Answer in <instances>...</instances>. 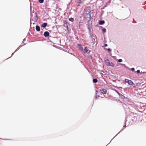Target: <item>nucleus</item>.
<instances>
[{
	"mask_svg": "<svg viewBox=\"0 0 146 146\" xmlns=\"http://www.w3.org/2000/svg\"><path fill=\"white\" fill-rule=\"evenodd\" d=\"M105 63L106 65L108 66H111L113 67L115 66V64L112 62H110L108 59L105 60Z\"/></svg>",
	"mask_w": 146,
	"mask_h": 146,
	"instance_id": "nucleus-1",
	"label": "nucleus"
},
{
	"mask_svg": "<svg viewBox=\"0 0 146 146\" xmlns=\"http://www.w3.org/2000/svg\"><path fill=\"white\" fill-rule=\"evenodd\" d=\"M84 15L87 14H90V10L89 7H86L84 9Z\"/></svg>",
	"mask_w": 146,
	"mask_h": 146,
	"instance_id": "nucleus-2",
	"label": "nucleus"
},
{
	"mask_svg": "<svg viewBox=\"0 0 146 146\" xmlns=\"http://www.w3.org/2000/svg\"><path fill=\"white\" fill-rule=\"evenodd\" d=\"M84 19L87 21H89L91 19V16L90 14H87L84 15Z\"/></svg>",
	"mask_w": 146,
	"mask_h": 146,
	"instance_id": "nucleus-3",
	"label": "nucleus"
},
{
	"mask_svg": "<svg viewBox=\"0 0 146 146\" xmlns=\"http://www.w3.org/2000/svg\"><path fill=\"white\" fill-rule=\"evenodd\" d=\"M101 92L103 94H106L107 92V90L105 89H102L101 90Z\"/></svg>",
	"mask_w": 146,
	"mask_h": 146,
	"instance_id": "nucleus-4",
	"label": "nucleus"
},
{
	"mask_svg": "<svg viewBox=\"0 0 146 146\" xmlns=\"http://www.w3.org/2000/svg\"><path fill=\"white\" fill-rule=\"evenodd\" d=\"M44 35L45 37H48L49 36V33L48 31H45L44 33Z\"/></svg>",
	"mask_w": 146,
	"mask_h": 146,
	"instance_id": "nucleus-5",
	"label": "nucleus"
},
{
	"mask_svg": "<svg viewBox=\"0 0 146 146\" xmlns=\"http://www.w3.org/2000/svg\"><path fill=\"white\" fill-rule=\"evenodd\" d=\"M47 25V23H44L41 25V27H42L45 28L46 26Z\"/></svg>",
	"mask_w": 146,
	"mask_h": 146,
	"instance_id": "nucleus-6",
	"label": "nucleus"
},
{
	"mask_svg": "<svg viewBox=\"0 0 146 146\" xmlns=\"http://www.w3.org/2000/svg\"><path fill=\"white\" fill-rule=\"evenodd\" d=\"M77 45L79 47V49L81 51H82L83 50V47L82 46V45L80 44H78Z\"/></svg>",
	"mask_w": 146,
	"mask_h": 146,
	"instance_id": "nucleus-7",
	"label": "nucleus"
},
{
	"mask_svg": "<svg viewBox=\"0 0 146 146\" xmlns=\"http://www.w3.org/2000/svg\"><path fill=\"white\" fill-rule=\"evenodd\" d=\"M127 83L130 85H133V82L131 80H129V81H128V82Z\"/></svg>",
	"mask_w": 146,
	"mask_h": 146,
	"instance_id": "nucleus-8",
	"label": "nucleus"
},
{
	"mask_svg": "<svg viewBox=\"0 0 146 146\" xmlns=\"http://www.w3.org/2000/svg\"><path fill=\"white\" fill-rule=\"evenodd\" d=\"M36 29L37 31H40V27L38 26H36Z\"/></svg>",
	"mask_w": 146,
	"mask_h": 146,
	"instance_id": "nucleus-9",
	"label": "nucleus"
},
{
	"mask_svg": "<svg viewBox=\"0 0 146 146\" xmlns=\"http://www.w3.org/2000/svg\"><path fill=\"white\" fill-rule=\"evenodd\" d=\"M105 23V21H99V24L100 25H102L104 24Z\"/></svg>",
	"mask_w": 146,
	"mask_h": 146,
	"instance_id": "nucleus-10",
	"label": "nucleus"
},
{
	"mask_svg": "<svg viewBox=\"0 0 146 146\" xmlns=\"http://www.w3.org/2000/svg\"><path fill=\"white\" fill-rule=\"evenodd\" d=\"M93 82L94 83H96L97 82H98V80H97L95 78V79H93Z\"/></svg>",
	"mask_w": 146,
	"mask_h": 146,
	"instance_id": "nucleus-11",
	"label": "nucleus"
},
{
	"mask_svg": "<svg viewBox=\"0 0 146 146\" xmlns=\"http://www.w3.org/2000/svg\"><path fill=\"white\" fill-rule=\"evenodd\" d=\"M119 96H120L122 99H124L125 98V96L121 94H120V95Z\"/></svg>",
	"mask_w": 146,
	"mask_h": 146,
	"instance_id": "nucleus-12",
	"label": "nucleus"
},
{
	"mask_svg": "<svg viewBox=\"0 0 146 146\" xmlns=\"http://www.w3.org/2000/svg\"><path fill=\"white\" fill-rule=\"evenodd\" d=\"M84 50L86 52H87L88 51V48L87 47H86L85 48Z\"/></svg>",
	"mask_w": 146,
	"mask_h": 146,
	"instance_id": "nucleus-13",
	"label": "nucleus"
},
{
	"mask_svg": "<svg viewBox=\"0 0 146 146\" xmlns=\"http://www.w3.org/2000/svg\"><path fill=\"white\" fill-rule=\"evenodd\" d=\"M102 31L103 33H104L105 32H106V30L105 28H103V29H102Z\"/></svg>",
	"mask_w": 146,
	"mask_h": 146,
	"instance_id": "nucleus-14",
	"label": "nucleus"
},
{
	"mask_svg": "<svg viewBox=\"0 0 146 146\" xmlns=\"http://www.w3.org/2000/svg\"><path fill=\"white\" fill-rule=\"evenodd\" d=\"M38 1L40 3H43L44 0H38Z\"/></svg>",
	"mask_w": 146,
	"mask_h": 146,
	"instance_id": "nucleus-15",
	"label": "nucleus"
},
{
	"mask_svg": "<svg viewBox=\"0 0 146 146\" xmlns=\"http://www.w3.org/2000/svg\"><path fill=\"white\" fill-rule=\"evenodd\" d=\"M69 20L71 22H73L74 21V19L73 18H70L69 19Z\"/></svg>",
	"mask_w": 146,
	"mask_h": 146,
	"instance_id": "nucleus-16",
	"label": "nucleus"
},
{
	"mask_svg": "<svg viewBox=\"0 0 146 146\" xmlns=\"http://www.w3.org/2000/svg\"><path fill=\"white\" fill-rule=\"evenodd\" d=\"M141 84V83H138L136 84V86H139Z\"/></svg>",
	"mask_w": 146,
	"mask_h": 146,
	"instance_id": "nucleus-17",
	"label": "nucleus"
},
{
	"mask_svg": "<svg viewBox=\"0 0 146 146\" xmlns=\"http://www.w3.org/2000/svg\"><path fill=\"white\" fill-rule=\"evenodd\" d=\"M78 3L79 4H81L82 3L81 0H78Z\"/></svg>",
	"mask_w": 146,
	"mask_h": 146,
	"instance_id": "nucleus-18",
	"label": "nucleus"
},
{
	"mask_svg": "<svg viewBox=\"0 0 146 146\" xmlns=\"http://www.w3.org/2000/svg\"><path fill=\"white\" fill-rule=\"evenodd\" d=\"M118 61L119 62H121L122 61V60L121 59H119L118 60Z\"/></svg>",
	"mask_w": 146,
	"mask_h": 146,
	"instance_id": "nucleus-19",
	"label": "nucleus"
},
{
	"mask_svg": "<svg viewBox=\"0 0 146 146\" xmlns=\"http://www.w3.org/2000/svg\"><path fill=\"white\" fill-rule=\"evenodd\" d=\"M35 15L36 16V19H37V14L36 13V12L35 13Z\"/></svg>",
	"mask_w": 146,
	"mask_h": 146,
	"instance_id": "nucleus-20",
	"label": "nucleus"
},
{
	"mask_svg": "<svg viewBox=\"0 0 146 146\" xmlns=\"http://www.w3.org/2000/svg\"><path fill=\"white\" fill-rule=\"evenodd\" d=\"M129 80H128V79H125V81L126 82H128V81H129Z\"/></svg>",
	"mask_w": 146,
	"mask_h": 146,
	"instance_id": "nucleus-21",
	"label": "nucleus"
},
{
	"mask_svg": "<svg viewBox=\"0 0 146 146\" xmlns=\"http://www.w3.org/2000/svg\"><path fill=\"white\" fill-rule=\"evenodd\" d=\"M131 70L132 71H133L134 70H135V69L134 68H132L131 69Z\"/></svg>",
	"mask_w": 146,
	"mask_h": 146,
	"instance_id": "nucleus-22",
	"label": "nucleus"
},
{
	"mask_svg": "<svg viewBox=\"0 0 146 146\" xmlns=\"http://www.w3.org/2000/svg\"><path fill=\"white\" fill-rule=\"evenodd\" d=\"M137 72L138 73H140V71L139 70H138L137 71Z\"/></svg>",
	"mask_w": 146,
	"mask_h": 146,
	"instance_id": "nucleus-23",
	"label": "nucleus"
},
{
	"mask_svg": "<svg viewBox=\"0 0 146 146\" xmlns=\"http://www.w3.org/2000/svg\"><path fill=\"white\" fill-rule=\"evenodd\" d=\"M108 51H110V52L111 51V50L110 49V48H108Z\"/></svg>",
	"mask_w": 146,
	"mask_h": 146,
	"instance_id": "nucleus-24",
	"label": "nucleus"
},
{
	"mask_svg": "<svg viewBox=\"0 0 146 146\" xmlns=\"http://www.w3.org/2000/svg\"><path fill=\"white\" fill-rule=\"evenodd\" d=\"M117 93L119 95V96L121 94H120L117 91Z\"/></svg>",
	"mask_w": 146,
	"mask_h": 146,
	"instance_id": "nucleus-25",
	"label": "nucleus"
},
{
	"mask_svg": "<svg viewBox=\"0 0 146 146\" xmlns=\"http://www.w3.org/2000/svg\"><path fill=\"white\" fill-rule=\"evenodd\" d=\"M107 46H108V45H107V44H104V46H105V47Z\"/></svg>",
	"mask_w": 146,
	"mask_h": 146,
	"instance_id": "nucleus-26",
	"label": "nucleus"
},
{
	"mask_svg": "<svg viewBox=\"0 0 146 146\" xmlns=\"http://www.w3.org/2000/svg\"><path fill=\"white\" fill-rule=\"evenodd\" d=\"M125 127H126V125H124L123 126V127L125 128Z\"/></svg>",
	"mask_w": 146,
	"mask_h": 146,
	"instance_id": "nucleus-27",
	"label": "nucleus"
}]
</instances>
